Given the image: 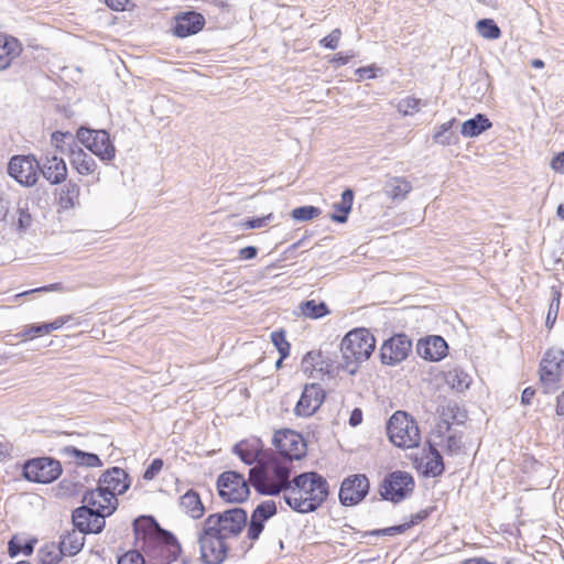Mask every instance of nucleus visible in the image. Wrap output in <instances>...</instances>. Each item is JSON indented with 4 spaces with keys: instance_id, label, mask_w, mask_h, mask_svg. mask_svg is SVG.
I'll use <instances>...</instances> for the list:
<instances>
[{
    "instance_id": "6e6552de",
    "label": "nucleus",
    "mask_w": 564,
    "mask_h": 564,
    "mask_svg": "<svg viewBox=\"0 0 564 564\" xmlns=\"http://www.w3.org/2000/svg\"><path fill=\"white\" fill-rule=\"evenodd\" d=\"M564 351L560 348H550L540 362V382L546 393L558 389L563 375Z\"/></svg>"
},
{
    "instance_id": "6ab92c4d",
    "label": "nucleus",
    "mask_w": 564,
    "mask_h": 564,
    "mask_svg": "<svg viewBox=\"0 0 564 564\" xmlns=\"http://www.w3.org/2000/svg\"><path fill=\"white\" fill-rule=\"evenodd\" d=\"M276 513V505L273 500H265L258 505L251 514L247 535L250 540H257L264 528V522Z\"/></svg>"
},
{
    "instance_id": "7ed1b4c3",
    "label": "nucleus",
    "mask_w": 564,
    "mask_h": 564,
    "mask_svg": "<svg viewBox=\"0 0 564 564\" xmlns=\"http://www.w3.org/2000/svg\"><path fill=\"white\" fill-rule=\"evenodd\" d=\"M375 348L376 339L368 329L350 330L340 343V351L345 361L343 368L349 373H355L358 364L369 359Z\"/></svg>"
},
{
    "instance_id": "4d7b16f0",
    "label": "nucleus",
    "mask_w": 564,
    "mask_h": 564,
    "mask_svg": "<svg viewBox=\"0 0 564 564\" xmlns=\"http://www.w3.org/2000/svg\"><path fill=\"white\" fill-rule=\"evenodd\" d=\"M162 468H163V460L161 458L153 459L152 463L145 469V471L143 474V478L147 480L154 479L160 474Z\"/></svg>"
},
{
    "instance_id": "39448f33",
    "label": "nucleus",
    "mask_w": 564,
    "mask_h": 564,
    "mask_svg": "<svg viewBox=\"0 0 564 564\" xmlns=\"http://www.w3.org/2000/svg\"><path fill=\"white\" fill-rule=\"evenodd\" d=\"M247 512L242 508L235 507L209 514L204 523L208 525V530L219 531V534L227 540L237 538L247 525Z\"/></svg>"
},
{
    "instance_id": "de8ad7c7",
    "label": "nucleus",
    "mask_w": 564,
    "mask_h": 564,
    "mask_svg": "<svg viewBox=\"0 0 564 564\" xmlns=\"http://www.w3.org/2000/svg\"><path fill=\"white\" fill-rule=\"evenodd\" d=\"M551 303L549 305V311L546 315L545 325L551 328L553 324L556 321L558 308H560V301H561V291L556 286L551 288Z\"/></svg>"
},
{
    "instance_id": "aec40b11",
    "label": "nucleus",
    "mask_w": 564,
    "mask_h": 564,
    "mask_svg": "<svg viewBox=\"0 0 564 564\" xmlns=\"http://www.w3.org/2000/svg\"><path fill=\"white\" fill-rule=\"evenodd\" d=\"M98 486L117 498V495L124 494L130 486L128 474L122 468L112 467L100 476Z\"/></svg>"
},
{
    "instance_id": "37998d69",
    "label": "nucleus",
    "mask_w": 564,
    "mask_h": 564,
    "mask_svg": "<svg viewBox=\"0 0 564 564\" xmlns=\"http://www.w3.org/2000/svg\"><path fill=\"white\" fill-rule=\"evenodd\" d=\"M479 35L487 40H497L501 36V30L491 19H482L476 23Z\"/></svg>"
},
{
    "instance_id": "79ce46f5",
    "label": "nucleus",
    "mask_w": 564,
    "mask_h": 564,
    "mask_svg": "<svg viewBox=\"0 0 564 564\" xmlns=\"http://www.w3.org/2000/svg\"><path fill=\"white\" fill-rule=\"evenodd\" d=\"M302 315L308 318H321L329 313L324 302H315L314 300L305 301L300 306Z\"/></svg>"
},
{
    "instance_id": "0e129e2a",
    "label": "nucleus",
    "mask_w": 564,
    "mask_h": 564,
    "mask_svg": "<svg viewBox=\"0 0 564 564\" xmlns=\"http://www.w3.org/2000/svg\"><path fill=\"white\" fill-rule=\"evenodd\" d=\"M551 167L558 172L564 174V151L558 153L551 162Z\"/></svg>"
},
{
    "instance_id": "e433bc0d",
    "label": "nucleus",
    "mask_w": 564,
    "mask_h": 564,
    "mask_svg": "<svg viewBox=\"0 0 564 564\" xmlns=\"http://www.w3.org/2000/svg\"><path fill=\"white\" fill-rule=\"evenodd\" d=\"M427 516H429V511L427 510H421L417 513L412 516V519H411L410 522H406V523H403V524H399V525L389 527V528H386V529L373 530V531L370 532V534H372V535H394V534H401V533L405 532L412 525L417 524L419 522H421L424 519H426Z\"/></svg>"
},
{
    "instance_id": "dca6fc26",
    "label": "nucleus",
    "mask_w": 564,
    "mask_h": 564,
    "mask_svg": "<svg viewBox=\"0 0 564 564\" xmlns=\"http://www.w3.org/2000/svg\"><path fill=\"white\" fill-rule=\"evenodd\" d=\"M412 348V341L404 334H398L386 340L380 349V358L384 365H397L403 361Z\"/></svg>"
},
{
    "instance_id": "7c9ffc66",
    "label": "nucleus",
    "mask_w": 564,
    "mask_h": 564,
    "mask_svg": "<svg viewBox=\"0 0 564 564\" xmlns=\"http://www.w3.org/2000/svg\"><path fill=\"white\" fill-rule=\"evenodd\" d=\"M411 191L412 184L400 176L389 178L383 187L384 194L393 200L404 199Z\"/></svg>"
},
{
    "instance_id": "13d9d810",
    "label": "nucleus",
    "mask_w": 564,
    "mask_h": 564,
    "mask_svg": "<svg viewBox=\"0 0 564 564\" xmlns=\"http://www.w3.org/2000/svg\"><path fill=\"white\" fill-rule=\"evenodd\" d=\"M52 291L64 292V291H69V290L65 289L62 283H53L50 285L24 291V292L18 294L17 296H24V295H29V294L36 293V292H52Z\"/></svg>"
},
{
    "instance_id": "4c0bfd02",
    "label": "nucleus",
    "mask_w": 564,
    "mask_h": 564,
    "mask_svg": "<svg viewBox=\"0 0 564 564\" xmlns=\"http://www.w3.org/2000/svg\"><path fill=\"white\" fill-rule=\"evenodd\" d=\"M444 471V463L440 452L432 445H429L424 474L426 476L437 477Z\"/></svg>"
},
{
    "instance_id": "49530a36",
    "label": "nucleus",
    "mask_w": 564,
    "mask_h": 564,
    "mask_svg": "<svg viewBox=\"0 0 564 564\" xmlns=\"http://www.w3.org/2000/svg\"><path fill=\"white\" fill-rule=\"evenodd\" d=\"M426 102H424L422 99L408 96L403 99H401L398 102V111L401 112L403 116H413L414 113L419 112L422 106H425Z\"/></svg>"
},
{
    "instance_id": "b1692460",
    "label": "nucleus",
    "mask_w": 564,
    "mask_h": 564,
    "mask_svg": "<svg viewBox=\"0 0 564 564\" xmlns=\"http://www.w3.org/2000/svg\"><path fill=\"white\" fill-rule=\"evenodd\" d=\"M205 25V18L195 11L184 12L176 17L174 34L186 37L199 32Z\"/></svg>"
},
{
    "instance_id": "72a5a7b5",
    "label": "nucleus",
    "mask_w": 564,
    "mask_h": 564,
    "mask_svg": "<svg viewBox=\"0 0 564 564\" xmlns=\"http://www.w3.org/2000/svg\"><path fill=\"white\" fill-rule=\"evenodd\" d=\"M61 452L69 457L74 458L78 465L86 467H100L102 465L101 459L98 455L93 453L83 452L74 446H65Z\"/></svg>"
},
{
    "instance_id": "5fc2aeb1",
    "label": "nucleus",
    "mask_w": 564,
    "mask_h": 564,
    "mask_svg": "<svg viewBox=\"0 0 564 564\" xmlns=\"http://www.w3.org/2000/svg\"><path fill=\"white\" fill-rule=\"evenodd\" d=\"M117 564H145V560L139 551L132 550L119 556Z\"/></svg>"
},
{
    "instance_id": "864d4df0",
    "label": "nucleus",
    "mask_w": 564,
    "mask_h": 564,
    "mask_svg": "<svg viewBox=\"0 0 564 564\" xmlns=\"http://www.w3.org/2000/svg\"><path fill=\"white\" fill-rule=\"evenodd\" d=\"M108 516V513L95 511L94 516L90 517L89 529H87V533H100L106 524L105 518Z\"/></svg>"
},
{
    "instance_id": "ddd939ff",
    "label": "nucleus",
    "mask_w": 564,
    "mask_h": 564,
    "mask_svg": "<svg viewBox=\"0 0 564 564\" xmlns=\"http://www.w3.org/2000/svg\"><path fill=\"white\" fill-rule=\"evenodd\" d=\"M62 474L58 460L51 457H39L28 460L23 466V476L29 481L50 484Z\"/></svg>"
},
{
    "instance_id": "473e14b6",
    "label": "nucleus",
    "mask_w": 564,
    "mask_h": 564,
    "mask_svg": "<svg viewBox=\"0 0 564 564\" xmlns=\"http://www.w3.org/2000/svg\"><path fill=\"white\" fill-rule=\"evenodd\" d=\"M354 192L350 188H346L341 193L340 202H337L333 205V208L336 210L335 214L330 216V219L335 223L344 224L347 221L348 214L351 210L354 203Z\"/></svg>"
},
{
    "instance_id": "3c124183",
    "label": "nucleus",
    "mask_w": 564,
    "mask_h": 564,
    "mask_svg": "<svg viewBox=\"0 0 564 564\" xmlns=\"http://www.w3.org/2000/svg\"><path fill=\"white\" fill-rule=\"evenodd\" d=\"M271 340L281 355V359L286 358L290 354V344L285 338L284 332H273L271 334Z\"/></svg>"
},
{
    "instance_id": "6e6d98bb",
    "label": "nucleus",
    "mask_w": 564,
    "mask_h": 564,
    "mask_svg": "<svg viewBox=\"0 0 564 564\" xmlns=\"http://www.w3.org/2000/svg\"><path fill=\"white\" fill-rule=\"evenodd\" d=\"M340 36L341 31L339 29H334L327 36L319 41V44L326 48L335 50L339 44Z\"/></svg>"
},
{
    "instance_id": "20e7f679",
    "label": "nucleus",
    "mask_w": 564,
    "mask_h": 564,
    "mask_svg": "<svg viewBox=\"0 0 564 564\" xmlns=\"http://www.w3.org/2000/svg\"><path fill=\"white\" fill-rule=\"evenodd\" d=\"M387 432L390 441L398 447L413 448L421 442L420 430L405 412H395L388 421Z\"/></svg>"
},
{
    "instance_id": "338daca9",
    "label": "nucleus",
    "mask_w": 564,
    "mask_h": 564,
    "mask_svg": "<svg viewBox=\"0 0 564 564\" xmlns=\"http://www.w3.org/2000/svg\"><path fill=\"white\" fill-rule=\"evenodd\" d=\"M362 421V412L360 409H355L351 414H350V417H349V424L351 426H357L361 423Z\"/></svg>"
},
{
    "instance_id": "4be33fe9",
    "label": "nucleus",
    "mask_w": 564,
    "mask_h": 564,
    "mask_svg": "<svg viewBox=\"0 0 564 564\" xmlns=\"http://www.w3.org/2000/svg\"><path fill=\"white\" fill-rule=\"evenodd\" d=\"M43 177L51 184H61L67 177V166L65 161L56 154L46 155L40 162V167Z\"/></svg>"
},
{
    "instance_id": "69168bd1",
    "label": "nucleus",
    "mask_w": 564,
    "mask_h": 564,
    "mask_svg": "<svg viewBox=\"0 0 564 564\" xmlns=\"http://www.w3.org/2000/svg\"><path fill=\"white\" fill-rule=\"evenodd\" d=\"M105 2L110 9L115 11H120L126 9V6L129 2V0H105Z\"/></svg>"
},
{
    "instance_id": "603ef678",
    "label": "nucleus",
    "mask_w": 564,
    "mask_h": 564,
    "mask_svg": "<svg viewBox=\"0 0 564 564\" xmlns=\"http://www.w3.org/2000/svg\"><path fill=\"white\" fill-rule=\"evenodd\" d=\"M273 218L272 214H268L263 217L250 218L240 223L239 227L241 229H257L262 228L269 225L270 220Z\"/></svg>"
},
{
    "instance_id": "a878e982",
    "label": "nucleus",
    "mask_w": 564,
    "mask_h": 564,
    "mask_svg": "<svg viewBox=\"0 0 564 564\" xmlns=\"http://www.w3.org/2000/svg\"><path fill=\"white\" fill-rule=\"evenodd\" d=\"M72 315L59 316L51 323H43L39 325H30L26 326L22 332L18 333L15 336L21 338V340L32 339L36 336H43L53 330L59 329L66 323L72 319Z\"/></svg>"
},
{
    "instance_id": "2eb2a0df",
    "label": "nucleus",
    "mask_w": 564,
    "mask_h": 564,
    "mask_svg": "<svg viewBox=\"0 0 564 564\" xmlns=\"http://www.w3.org/2000/svg\"><path fill=\"white\" fill-rule=\"evenodd\" d=\"M369 491V480L366 475L357 474L345 478L339 489V500L344 506L359 503Z\"/></svg>"
},
{
    "instance_id": "f03ea898",
    "label": "nucleus",
    "mask_w": 564,
    "mask_h": 564,
    "mask_svg": "<svg viewBox=\"0 0 564 564\" xmlns=\"http://www.w3.org/2000/svg\"><path fill=\"white\" fill-rule=\"evenodd\" d=\"M291 467L288 460H281L276 454L265 455L263 460L250 468L249 482L262 495L286 492L292 482Z\"/></svg>"
},
{
    "instance_id": "09e8293b",
    "label": "nucleus",
    "mask_w": 564,
    "mask_h": 564,
    "mask_svg": "<svg viewBox=\"0 0 564 564\" xmlns=\"http://www.w3.org/2000/svg\"><path fill=\"white\" fill-rule=\"evenodd\" d=\"M52 142L56 145V148L64 154H69V149L73 143H78L74 135L69 132H59L56 131L52 134Z\"/></svg>"
},
{
    "instance_id": "680f3d73",
    "label": "nucleus",
    "mask_w": 564,
    "mask_h": 564,
    "mask_svg": "<svg viewBox=\"0 0 564 564\" xmlns=\"http://www.w3.org/2000/svg\"><path fill=\"white\" fill-rule=\"evenodd\" d=\"M444 448L449 454H457L462 448V441L455 435H449L446 441Z\"/></svg>"
},
{
    "instance_id": "c85d7f7f",
    "label": "nucleus",
    "mask_w": 564,
    "mask_h": 564,
    "mask_svg": "<svg viewBox=\"0 0 564 564\" xmlns=\"http://www.w3.org/2000/svg\"><path fill=\"white\" fill-rule=\"evenodd\" d=\"M21 52V43L15 37L0 36V70L8 68Z\"/></svg>"
},
{
    "instance_id": "bf43d9fd",
    "label": "nucleus",
    "mask_w": 564,
    "mask_h": 564,
    "mask_svg": "<svg viewBox=\"0 0 564 564\" xmlns=\"http://www.w3.org/2000/svg\"><path fill=\"white\" fill-rule=\"evenodd\" d=\"M32 218L31 215L22 208H18V220H17V229L25 230L31 226Z\"/></svg>"
},
{
    "instance_id": "412c9836",
    "label": "nucleus",
    "mask_w": 564,
    "mask_h": 564,
    "mask_svg": "<svg viewBox=\"0 0 564 564\" xmlns=\"http://www.w3.org/2000/svg\"><path fill=\"white\" fill-rule=\"evenodd\" d=\"M83 502L94 512L112 514L117 509L118 499L98 486L95 490L87 491L84 495Z\"/></svg>"
},
{
    "instance_id": "f3484780",
    "label": "nucleus",
    "mask_w": 564,
    "mask_h": 564,
    "mask_svg": "<svg viewBox=\"0 0 564 564\" xmlns=\"http://www.w3.org/2000/svg\"><path fill=\"white\" fill-rule=\"evenodd\" d=\"M324 399L325 392L318 384H306L295 405L294 413L297 416L308 417L319 409Z\"/></svg>"
},
{
    "instance_id": "f8f14e48",
    "label": "nucleus",
    "mask_w": 564,
    "mask_h": 564,
    "mask_svg": "<svg viewBox=\"0 0 564 564\" xmlns=\"http://www.w3.org/2000/svg\"><path fill=\"white\" fill-rule=\"evenodd\" d=\"M413 488V477L406 471L397 470L383 478L380 485V495L384 500L399 502L411 494Z\"/></svg>"
},
{
    "instance_id": "c03bdc74",
    "label": "nucleus",
    "mask_w": 564,
    "mask_h": 564,
    "mask_svg": "<svg viewBox=\"0 0 564 564\" xmlns=\"http://www.w3.org/2000/svg\"><path fill=\"white\" fill-rule=\"evenodd\" d=\"M35 540H29L22 542L21 540L13 536L8 544V553L10 557H15L20 553H23L24 555L32 554L34 550Z\"/></svg>"
},
{
    "instance_id": "c756f323",
    "label": "nucleus",
    "mask_w": 564,
    "mask_h": 564,
    "mask_svg": "<svg viewBox=\"0 0 564 564\" xmlns=\"http://www.w3.org/2000/svg\"><path fill=\"white\" fill-rule=\"evenodd\" d=\"M85 543V534L76 529L61 536L59 549L64 555L73 556L80 552Z\"/></svg>"
},
{
    "instance_id": "a19ab883",
    "label": "nucleus",
    "mask_w": 564,
    "mask_h": 564,
    "mask_svg": "<svg viewBox=\"0 0 564 564\" xmlns=\"http://www.w3.org/2000/svg\"><path fill=\"white\" fill-rule=\"evenodd\" d=\"M94 516V511L84 505L73 511L72 520L76 530L87 534L89 529L90 517Z\"/></svg>"
},
{
    "instance_id": "423d86ee",
    "label": "nucleus",
    "mask_w": 564,
    "mask_h": 564,
    "mask_svg": "<svg viewBox=\"0 0 564 564\" xmlns=\"http://www.w3.org/2000/svg\"><path fill=\"white\" fill-rule=\"evenodd\" d=\"M144 551L151 564H171L177 560L182 549L171 532L160 530V536L150 538L145 542Z\"/></svg>"
},
{
    "instance_id": "cd10ccee",
    "label": "nucleus",
    "mask_w": 564,
    "mask_h": 564,
    "mask_svg": "<svg viewBox=\"0 0 564 564\" xmlns=\"http://www.w3.org/2000/svg\"><path fill=\"white\" fill-rule=\"evenodd\" d=\"M259 440L241 441L234 446L232 452L247 465H252L265 458L261 456Z\"/></svg>"
},
{
    "instance_id": "a211bd4d",
    "label": "nucleus",
    "mask_w": 564,
    "mask_h": 564,
    "mask_svg": "<svg viewBox=\"0 0 564 564\" xmlns=\"http://www.w3.org/2000/svg\"><path fill=\"white\" fill-rule=\"evenodd\" d=\"M301 367L312 378H317V375L333 376L336 371L334 361L325 357L321 351L307 352L302 359Z\"/></svg>"
},
{
    "instance_id": "4468645a",
    "label": "nucleus",
    "mask_w": 564,
    "mask_h": 564,
    "mask_svg": "<svg viewBox=\"0 0 564 564\" xmlns=\"http://www.w3.org/2000/svg\"><path fill=\"white\" fill-rule=\"evenodd\" d=\"M40 162L31 156H13L8 164V173L18 183L32 186L37 182Z\"/></svg>"
},
{
    "instance_id": "bb28decb",
    "label": "nucleus",
    "mask_w": 564,
    "mask_h": 564,
    "mask_svg": "<svg viewBox=\"0 0 564 564\" xmlns=\"http://www.w3.org/2000/svg\"><path fill=\"white\" fill-rule=\"evenodd\" d=\"M178 507L183 513L195 520L200 519L205 513L200 496L194 489L187 490L180 497Z\"/></svg>"
},
{
    "instance_id": "0eeeda50",
    "label": "nucleus",
    "mask_w": 564,
    "mask_h": 564,
    "mask_svg": "<svg viewBox=\"0 0 564 564\" xmlns=\"http://www.w3.org/2000/svg\"><path fill=\"white\" fill-rule=\"evenodd\" d=\"M198 544L202 560L206 564H220L227 557L228 540L220 535L219 531L208 530L205 523L198 533Z\"/></svg>"
},
{
    "instance_id": "5701e85b",
    "label": "nucleus",
    "mask_w": 564,
    "mask_h": 564,
    "mask_svg": "<svg viewBox=\"0 0 564 564\" xmlns=\"http://www.w3.org/2000/svg\"><path fill=\"white\" fill-rule=\"evenodd\" d=\"M448 346L441 336H430L420 339L416 345L417 354L425 360L438 361L447 354Z\"/></svg>"
},
{
    "instance_id": "f704fd0d",
    "label": "nucleus",
    "mask_w": 564,
    "mask_h": 564,
    "mask_svg": "<svg viewBox=\"0 0 564 564\" xmlns=\"http://www.w3.org/2000/svg\"><path fill=\"white\" fill-rule=\"evenodd\" d=\"M133 530L138 536L140 534L144 535L145 543L150 538L160 536V530L162 529L152 517L142 516L133 521Z\"/></svg>"
},
{
    "instance_id": "2f4dec72",
    "label": "nucleus",
    "mask_w": 564,
    "mask_h": 564,
    "mask_svg": "<svg viewBox=\"0 0 564 564\" xmlns=\"http://www.w3.org/2000/svg\"><path fill=\"white\" fill-rule=\"evenodd\" d=\"M491 126L490 120L485 115L478 113L462 124L460 133L465 138H474L490 129Z\"/></svg>"
},
{
    "instance_id": "774afa93",
    "label": "nucleus",
    "mask_w": 564,
    "mask_h": 564,
    "mask_svg": "<svg viewBox=\"0 0 564 564\" xmlns=\"http://www.w3.org/2000/svg\"><path fill=\"white\" fill-rule=\"evenodd\" d=\"M534 394H535V390L533 388H531V387L525 388L521 395L522 404H525V405L530 404Z\"/></svg>"
},
{
    "instance_id": "58836bf2",
    "label": "nucleus",
    "mask_w": 564,
    "mask_h": 564,
    "mask_svg": "<svg viewBox=\"0 0 564 564\" xmlns=\"http://www.w3.org/2000/svg\"><path fill=\"white\" fill-rule=\"evenodd\" d=\"M445 381L452 389L462 392L469 388L471 379L464 370L454 368L446 372Z\"/></svg>"
},
{
    "instance_id": "f257e3e1",
    "label": "nucleus",
    "mask_w": 564,
    "mask_h": 564,
    "mask_svg": "<svg viewBox=\"0 0 564 564\" xmlns=\"http://www.w3.org/2000/svg\"><path fill=\"white\" fill-rule=\"evenodd\" d=\"M329 485L327 480L316 471H307L296 475L284 492V501L299 513L316 511L327 499Z\"/></svg>"
},
{
    "instance_id": "ea45409f",
    "label": "nucleus",
    "mask_w": 564,
    "mask_h": 564,
    "mask_svg": "<svg viewBox=\"0 0 564 564\" xmlns=\"http://www.w3.org/2000/svg\"><path fill=\"white\" fill-rule=\"evenodd\" d=\"M455 122V119H452L447 122H444L440 126L438 130L434 134V141L442 145H452L458 143V137L456 133L452 132L451 129Z\"/></svg>"
},
{
    "instance_id": "052dcab7",
    "label": "nucleus",
    "mask_w": 564,
    "mask_h": 564,
    "mask_svg": "<svg viewBox=\"0 0 564 564\" xmlns=\"http://www.w3.org/2000/svg\"><path fill=\"white\" fill-rule=\"evenodd\" d=\"M357 54L354 51H348L346 53H337L333 56L330 59V63L334 64L336 67L346 65L351 58L356 57Z\"/></svg>"
},
{
    "instance_id": "a18cd8bd",
    "label": "nucleus",
    "mask_w": 564,
    "mask_h": 564,
    "mask_svg": "<svg viewBox=\"0 0 564 564\" xmlns=\"http://www.w3.org/2000/svg\"><path fill=\"white\" fill-rule=\"evenodd\" d=\"M63 555L59 546L56 547L53 543L42 546L37 552L42 564H58Z\"/></svg>"
},
{
    "instance_id": "393cba45",
    "label": "nucleus",
    "mask_w": 564,
    "mask_h": 564,
    "mask_svg": "<svg viewBox=\"0 0 564 564\" xmlns=\"http://www.w3.org/2000/svg\"><path fill=\"white\" fill-rule=\"evenodd\" d=\"M72 166L80 175H90L97 169V163L94 158L86 153L78 143H73L68 154Z\"/></svg>"
},
{
    "instance_id": "e2e57ef3",
    "label": "nucleus",
    "mask_w": 564,
    "mask_h": 564,
    "mask_svg": "<svg viewBox=\"0 0 564 564\" xmlns=\"http://www.w3.org/2000/svg\"><path fill=\"white\" fill-rule=\"evenodd\" d=\"M240 260H251L254 259L258 254V248L253 246H248L241 248L238 252Z\"/></svg>"
},
{
    "instance_id": "9d476101",
    "label": "nucleus",
    "mask_w": 564,
    "mask_h": 564,
    "mask_svg": "<svg viewBox=\"0 0 564 564\" xmlns=\"http://www.w3.org/2000/svg\"><path fill=\"white\" fill-rule=\"evenodd\" d=\"M272 443L278 451V457L281 460H288L290 465L294 459H300L305 455L306 444L301 434L292 430L276 431Z\"/></svg>"
},
{
    "instance_id": "9b49d317",
    "label": "nucleus",
    "mask_w": 564,
    "mask_h": 564,
    "mask_svg": "<svg viewBox=\"0 0 564 564\" xmlns=\"http://www.w3.org/2000/svg\"><path fill=\"white\" fill-rule=\"evenodd\" d=\"M76 138L100 160L110 161L115 158L116 149L107 131L82 127L78 129Z\"/></svg>"
},
{
    "instance_id": "1a4fd4ad",
    "label": "nucleus",
    "mask_w": 564,
    "mask_h": 564,
    "mask_svg": "<svg viewBox=\"0 0 564 564\" xmlns=\"http://www.w3.org/2000/svg\"><path fill=\"white\" fill-rule=\"evenodd\" d=\"M249 479L237 471H224L217 479V489L220 498L227 502H242L249 494Z\"/></svg>"
},
{
    "instance_id": "c9c22d12",
    "label": "nucleus",
    "mask_w": 564,
    "mask_h": 564,
    "mask_svg": "<svg viewBox=\"0 0 564 564\" xmlns=\"http://www.w3.org/2000/svg\"><path fill=\"white\" fill-rule=\"evenodd\" d=\"M80 188L76 183L68 182L63 186L58 197V206L62 209H70L79 205Z\"/></svg>"
},
{
    "instance_id": "8fccbe9b",
    "label": "nucleus",
    "mask_w": 564,
    "mask_h": 564,
    "mask_svg": "<svg viewBox=\"0 0 564 564\" xmlns=\"http://www.w3.org/2000/svg\"><path fill=\"white\" fill-rule=\"evenodd\" d=\"M321 209L315 206H302L294 208L291 213L293 219L297 221H307L319 216Z\"/></svg>"
}]
</instances>
